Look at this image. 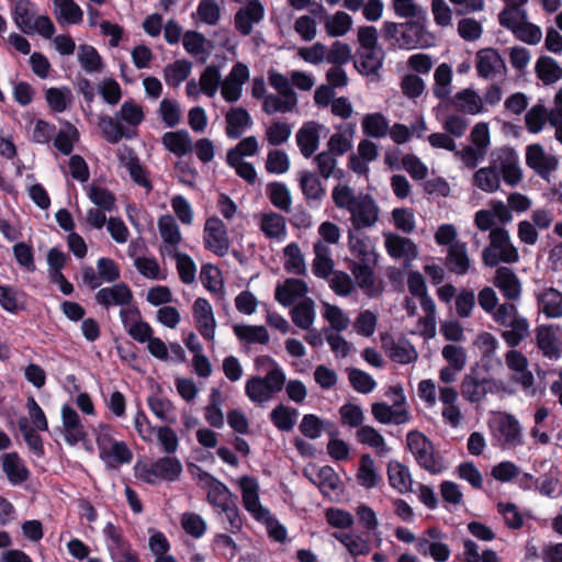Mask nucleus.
Masks as SVG:
<instances>
[{
    "instance_id": "1",
    "label": "nucleus",
    "mask_w": 562,
    "mask_h": 562,
    "mask_svg": "<svg viewBox=\"0 0 562 562\" xmlns=\"http://www.w3.org/2000/svg\"><path fill=\"white\" fill-rule=\"evenodd\" d=\"M502 178L510 187L517 186L522 179L519 156L510 147L493 151L490 165L473 173L472 184L485 193H494L499 190Z\"/></svg>"
},
{
    "instance_id": "2",
    "label": "nucleus",
    "mask_w": 562,
    "mask_h": 562,
    "mask_svg": "<svg viewBox=\"0 0 562 562\" xmlns=\"http://www.w3.org/2000/svg\"><path fill=\"white\" fill-rule=\"evenodd\" d=\"M331 196L338 209L349 212L352 229L369 228L379 221L380 209L371 195L356 194L350 187L339 184L333 189Z\"/></svg>"
},
{
    "instance_id": "3",
    "label": "nucleus",
    "mask_w": 562,
    "mask_h": 562,
    "mask_svg": "<svg viewBox=\"0 0 562 562\" xmlns=\"http://www.w3.org/2000/svg\"><path fill=\"white\" fill-rule=\"evenodd\" d=\"M256 364H268L265 376H251L245 383V393L250 402L263 405L282 391L286 382L284 370L271 357L262 356L256 359Z\"/></svg>"
},
{
    "instance_id": "4",
    "label": "nucleus",
    "mask_w": 562,
    "mask_h": 562,
    "mask_svg": "<svg viewBox=\"0 0 562 562\" xmlns=\"http://www.w3.org/2000/svg\"><path fill=\"white\" fill-rule=\"evenodd\" d=\"M114 432V428L105 423H99L93 429L99 458L109 469L128 464L133 459L132 450L124 441L116 440Z\"/></svg>"
},
{
    "instance_id": "5",
    "label": "nucleus",
    "mask_w": 562,
    "mask_h": 562,
    "mask_svg": "<svg viewBox=\"0 0 562 562\" xmlns=\"http://www.w3.org/2000/svg\"><path fill=\"white\" fill-rule=\"evenodd\" d=\"M482 261L486 267H496L499 263H516L519 261L517 247L510 239L509 232L495 226L488 234V245L482 250Z\"/></svg>"
},
{
    "instance_id": "6",
    "label": "nucleus",
    "mask_w": 562,
    "mask_h": 562,
    "mask_svg": "<svg viewBox=\"0 0 562 562\" xmlns=\"http://www.w3.org/2000/svg\"><path fill=\"white\" fill-rule=\"evenodd\" d=\"M12 19L24 34H38L44 38H52L55 33L50 18L36 14L34 4L27 0H18L13 3Z\"/></svg>"
},
{
    "instance_id": "7",
    "label": "nucleus",
    "mask_w": 562,
    "mask_h": 562,
    "mask_svg": "<svg viewBox=\"0 0 562 562\" xmlns=\"http://www.w3.org/2000/svg\"><path fill=\"white\" fill-rule=\"evenodd\" d=\"M135 476L148 484L160 481H176L182 473V464L176 457H162L155 461H137L134 465Z\"/></svg>"
},
{
    "instance_id": "8",
    "label": "nucleus",
    "mask_w": 562,
    "mask_h": 562,
    "mask_svg": "<svg viewBox=\"0 0 562 562\" xmlns=\"http://www.w3.org/2000/svg\"><path fill=\"white\" fill-rule=\"evenodd\" d=\"M494 445L503 450H510L524 443L522 428L519 420L507 413H498L490 420Z\"/></svg>"
},
{
    "instance_id": "9",
    "label": "nucleus",
    "mask_w": 562,
    "mask_h": 562,
    "mask_svg": "<svg viewBox=\"0 0 562 562\" xmlns=\"http://www.w3.org/2000/svg\"><path fill=\"white\" fill-rule=\"evenodd\" d=\"M407 448L420 468L431 474H438L446 468L442 458L435 452L432 442L420 431H409Z\"/></svg>"
},
{
    "instance_id": "10",
    "label": "nucleus",
    "mask_w": 562,
    "mask_h": 562,
    "mask_svg": "<svg viewBox=\"0 0 562 562\" xmlns=\"http://www.w3.org/2000/svg\"><path fill=\"white\" fill-rule=\"evenodd\" d=\"M392 392L395 395L392 405H387L384 402H378L372 404L371 413L376 422L389 425V424H406L409 420V412L407 408L406 397L402 389L393 387Z\"/></svg>"
},
{
    "instance_id": "11",
    "label": "nucleus",
    "mask_w": 562,
    "mask_h": 562,
    "mask_svg": "<svg viewBox=\"0 0 562 562\" xmlns=\"http://www.w3.org/2000/svg\"><path fill=\"white\" fill-rule=\"evenodd\" d=\"M204 248L218 257L228 254L231 243L225 224L217 216H210L205 220L203 227Z\"/></svg>"
},
{
    "instance_id": "12",
    "label": "nucleus",
    "mask_w": 562,
    "mask_h": 562,
    "mask_svg": "<svg viewBox=\"0 0 562 562\" xmlns=\"http://www.w3.org/2000/svg\"><path fill=\"white\" fill-rule=\"evenodd\" d=\"M240 490L241 502L245 509L257 520L267 521L270 512L260 503L259 483L254 476L243 475L237 480Z\"/></svg>"
},
{
    "instance_id": "13",
    "label": "nucleus",
    "mask_w": 562,
    "mask_h": 562,
    "mask_svg": "<svg viewBox=\"0 0 562 562\" xmlns=\"http://www.w3.org/2000/svg\"><path fill=\"white\" fill-rule=\"evenodd\" d=\"M525 160L526 165L543 179H549L559 166L558 158L547 153L539 143L530 144L526 147Z\"/></svg>"
},
{
    "instance_id": "14",
    "label": "nucleus",
    "mask_w": 562,
    "mask_h": 562,
    "mask_svg": "<svg viewBox=\"0 0 562 562\" xmlns=\"http://www.w3.org/2000/svg\"><path fill=\"white\" fill-rule=\"evenodd\" d=\"M248 67L243 63H236L228 75L222 79L221 95L228 102H237L243 94V87L249 80Z\"/></svg>"
},
{
    "instance_id": "15",
    "label": "nucleus",
    "mask_w": 562,
    "mask_h": 562,
    "mask_svg": "<svg viewBox=\"0 0 562 562\" xmlns=\"http://www.w3.org/2000/svg\"><path fill=\"white\" fill-rule=\"evenodd\" d=\"M157 227L161 238L160 255L169 256L179 251L182 234L176 220L169 214L161 215L158 218Z\"/></svg>"
},
{
    "instance_id": "16",
    "label": "nucleus",
    "mask_w": 562,
    "mask_h": 562,
    "mask_svg": "<svg viewBox=\"0 0 562 562\" xmlns=\"http://www.w3.org/2000/svg\"><path fill=\"white\" fill-rule=\"evenodd\" d=\"M199 484L206 492L207 502L218 509L234 502L231 490L207 472L199 474Z\"/></svg>"
},
{
    "instance_id": "17",
    "label": "nucleus",
    "mask_w": 562,
    "mask_h": 562,
    "mask_svg": "<svg viewBox=\"0 0 562 562\" xmlns=\"http://www.w3.org/2000/svg\"><path fill=\"white\" fill-rule=\"evenodd\" d=\"M193 318L199 333L206 340H214L216 319L211 303L204 297H198L192 306Z\"/></svg>"
},
{
    "instance_id": "18",
    "label": "nucleus",
    "mask_w": 562,
    "mask_h": 562,
    "mask_svg": "<svg viewBox=\"0 0 562 562\" xmlns=\"http://www.w3.org/2000/svg\"><path fill=\"white\" fill-rule=\"evenodd\" d=\"M265 16V8L259 0H250L239 8L234 16L235 29L243 36L252 32L254 25L258 24Z\"/></svg>"
},
{
    "instance_id": "19",
    "label": "nucleus",
    "mask_w": 562,
    "mask_h": 562,
    "mask_svg": "<svg viewBox=\"0 0 562 562\" xmlns=\"http://www.w3.org/2000/svg\"><path fill=\"white\" fill-rule=\"evenodd\" d=\"M475 68L480 77L495 78L505 74L506 65L496 49L487 47L476 53Z\"/></svg>"
},
{
    "instance_id": "20",
    "label": "nucleus",
    "mask_w": 562,
    "mask_h": 562,
    "mask_svg": "<svg viewBox=\"0 0 562 562\" xmlns=\"http://www.w3.org/2000/svg\"><path fill=\"white\" fill-rule=\"evenodd\" d=\"M308 286L305 281L295 278H288L278 283L274 291L276 301L284 307L295 305L306 297Z\"/></svg>"
},
{
    "instance_id": "21",
    "label": "nucleus",
    "mask_w": 562,
    "mask_h": 562,
    "mask_svg": "<svg viewBox=\"0 0 562 562\" xmlns=\"http://www.w3.org/2000/svg\"><path fill=\"white\" fill-rule=\"evenodd\" d=\"M260 232L271 240L284 241L288 236L286 220L283 215L269 211L256 216Z\"/></svg>"
},
{
    "instance_id": "22",
    "label": "nucleus",
    "mask_w": 562,
    "mask_h": 562,
    "mask_svg": "<svg viewBox=\"0 0 562 562\" xmlns=\"http://www.w3.org/2000/svg\"><path fill=\"white\" fill-rule=\"evenodd\" d=\"M438 393L439 401L443 406L441 412L443 422L452 428H458L463 420L462 412L457 405L459 398L458 391L452 386L446 385L440 386Z\"/></svg>"
},
{
    "instance_id": "23",
    "label": "nucleus",
    "mask_w": 562,
    "mask_h": 562,
    "mask_svg": "<svg viewBox=\"0 0 562 562\" xmlns=\"http://www.w3.org/2000/svg\"><path fill=\"white\" fill-rule=\"evenodd\" d=\"M60 414L63 435L66 442L70 446H75L83 440L87 436V431L76 409L69 405H63Z\"/></svg>"
},
{
    "instance_id": "24",
    "label": "nucleus",
    "mask_w": 562,
    "mask_h": 562,
    "mask_svg": "<svg viewBox=\"0 0 562 562\" xmlns=\"http://www.w3.org/2000/svg\"><path fill=\"white\" fill-rule=\"evenodd\" d=\"M432 34L419 23H406L402 25L401 47L412 49L416 47H429L434 44Z\"/></svg>"
},
{
    "instance_id": "25",
    "label": "nucleus",
    "mask_w": 562,
    "mask_h": 562,
    "mask_svg": "<svg viewBox=\"0 0 562 562\" xmlns=\"http://www.w3.org/2000/svg\"><path fill=\"white\" fill-rule=\"evenodd\" d=\"M390 486L398 494L413 492V476L407 465L398 460H390L386 467Z\"/></svg>"
},
{
    "instance_id": "26",
    "label": "nucleus",
    "mask_w": 562,
    "mask_h": 562,
    "mask_svg": "<svg viewBox=\"0 0 562 562\" xmlns=\"http://www.w3.org/2000/svg\"><path fill=\"white\" fill-rule=\"evenodd\" d=\"M493 284L501 291L502 295L509 301H517L521 295V282L516 273L507 267L496 269Z\"/></svg>"
},
{
    "instance_id": "27",
    "label": "nucleus",
    "mask_w": 562,
    "mask_h": 562,
    "mask_svg": "<svg viewBox=\"0 0 562 562\" xmlns=\"http://www.w3.org/2000/svg\"><path fill=\"white\" fill-rule=\"evenodd\" d=\"M133 300L131 289L124 283H116L112 286L100 289L95 294V301L110 308L112 306H126Z\"/></svg>"
},
{
    "instance_id": "28",
    "label": "nucleus",
    "mask_w": 562,
    "mask_h": 562,
    "mask_svg": "<svg viewBox=\"0 0 562 562\" xmlns=\"http://www.w3.org/2000/svg\"><path fill=\"white\" fill-rule=\"evenodd\" d=\"M384 245L393 259L413 260L417 258V246L409 239L394 233L384 235Z\"/></svg>"
},
{
    "instance_id": "29",
    "label": "nucleus",
    "mask_w": 562,
    "mask_h": 562,
    "mask_svg": "<svg viewBox=\"0 0 562 562\" xmlns=\"http://www.w3.org/2000/svg\"><path fill=\"white\" fill-rule=\"evenodd\" d=\"M324 125L311 121L304 123L303 126L296 133V143L301 150V154L305 158H310L318 148L321 132L324 130Z\"/></svg>"
},
{
    "instance_id": "30",
    "label": "nucleus",
    "mask_w": 562,
    "mask_h": 562,
    "mask_svg": "<svg viewBox=\"0 0 562 562\" xmlns=\"http://www.w3.org/2000/svg\"><path fill=\"white\" fill-rule=\"evenodd\" d=\"M349 249L360 262L371 263L376 259L373 240L360 231L351 229L348 234Z\"/></svg>"
},
{
    "instance_id": "31",
    "label": "nucleus",
    "mask_w": 562,
    "mask_h": 562,
    "mask_svg": "<svg viewBox=\"0 0 562 562\" xmlns=\"http://www.w3.org/2000/svg\"><path fill=\"white\" fill-rule=\"evenodd\" d=\"M356 135L355 124H340L327 142L328 150L337 156H342L353 147Z\"/></svg>"
},
{
    "instance_id": "32",
    "label": "nucleus",
    "mask_w": 562,
    "mask_h": 562,
    "mask_svg": "<svg viewBox=\"0 0 562 562\" xmlns=\"http://www.w3.org/2000/svg\"><path fill=\"white\" fill-rule=\"evenodd\" d=\"M451 103L456 110L471 115H476L484 111L482 97L471 88L458 91L452 98Z\"/></svg>"
},
{
    "instance_id": "33",
    "label": "nucleus",
    "mask_w": 562,
    "mask_h": 562,
    "mask_svg": "<svg viewBox=\"0 0 562 562\" xmlns=\"http://www.w3.org/2000/svg\"><path fill=\"white\" fill-rule=\"evenodd\" d=\"M293 324L303 329L310 330L316 319L315 302L311 297H305L293 305L290 311Z\"/></svg>"
},
{
    "instance_id": "34",
    "label": "nucleus",
    "mask_w": 562,
    "mask_h": 562,
    "mask_svg": "<svg viewBox=\"0 0 562 562\" xmlns=\"http://www.w3.org/2000/svg\"><path fill=\"white\" fill-rule=\"evenodd\" d=\"M161 143L167 150L178 157H183L193 149V142L186 130L166 132L161 137Z\"/></svg>"
},
{
    "instance_id": "35",
    "label": "nucleus",
    "mask_w": 562,
    "mask_h": 562,
    "mask_svg": "<svg viewBox=\"0 0 562 562\" xmlns=\"http://www.w3.org/2000/svg\"><path fill=\"white\" fill-rule=\"evenodd\" d=\"M54 15L60 25H75L82 22L83 11L74 0H53Z\"/></svg>"
},
{
    "instance_id": "36",
    "label": "nucleus",
    "mask_w": 562,
    "mask_h": 562,
    "mask_svg": "<svg viewBox=\"0 0 562 562\" xmlns=\"http://www.w3.org/2000/svg\"><path fill=\"white\" fill-rule=\"evenodd\" d=\"M1 464L3 472L11 484H21L27 480L29 470L18 453H4L1 457Z\"/></svg>"
},
{
    "instance_id": "37",
    "label": "nucleus",
    "mask_w": 562,
    "mask_h": 562,
    "mask_svg": "<svg viewBox=\"0 0 562 562\" xmlns=\"http://www.w3.org/2000/svg\"><path fill=\"white\" fill-rule=\"evenodd\" d=\"M383 53L381 48L359 49L355 67L363 76L375 75L382 67Z\"/></svg>"
},
{
    "instance_id": "38",
    "label": "nucleus",
    "mask_w": 562,
    "mask_h": 562,
    "mask_svg": "<svg viewBox=\"0 0 562 562\" xmlns=\"http://www.w3.org/2000/svg\"><path fill=\"white\" fill-rule=\"evenodd\" d=\"M300 188L307 201L319 202L326 195V190L318 176L310 170H302L297 175Z\"/></svg>"
},
{
    "instance_id": "39",
    "label": "nucleus",
    "mask_w": 562,
    "mask_h": 562,
    "mask_svg": "<svg viewBox=\"0 0 562 562\" xmlns=\"http://www.w3.org/2000/svg\"><path fill=\"white\" fill-rule=\"evenodd\" d=\"M447 266L450 271L463 276L471 267V260L464 243L456 241L450 245L447 255Z\"/></svg>"
},
{
    "instance_id": "40",
    "label": "nucleus",
    "mask_w": 562,
    "mask_h": 562,
    "mask_svg": "<svg viewBox=\"0 0 562 562\" xmlns=\"http://www.w3.org/2000/svg\"><path fill=\"white\" fill-rule=\"evenodd\" d=\"M507 367L515 372V379L525 387L533 383V376L528 371L527 358L518 350H509L505 356Z\"/></svg>"
},
{
    "instance_id": "41",
    "label": "nucleus",
    "mask_w": 562,
    "mask_h": 562,
    "mask_svg": "<svg viewBox=\"0 0 562 562\" xmlns=\"http://www.w3.org/2000/svg\"><path fill=\"white\" fill-rule=\"evenodd\" d=\"M535 71L539 80L551 86L562 79V67L550 56H540L535 64Z\"/></svg>"
},
{
    "instance_id": "42",
    "label": "nucleus",
    "mask_w": 562,
    "mask_h": 562,
    "mask_svg": "<svg viewBox=\"0 0 562 562\" xmlns=\"http://www.w3.org/2000/svg\"><path fill=\"white\" fill-rule=\"evenodd\" d=\"M356 438L360 443L373 449L379 457H384L390 452L384 437L372 426H361L356 432Z\"/></svg>"
},
{
    "instance_id": "43",
    "label": "nucleus",
    "mask_w": 562,
    "mask_h": 562,
    "mask_svg": "<svg viewBox=\"0 0 562 562\" xmlns=\"http://www.w3.org/2000/svg\"><path fill=\"white\" fill-rule=\"evenodd\" d=\"M352 24L351 15L341 10L324 18V29L329 37L345 36L351 30Z\"/></svg>"
},
{
    "instance_id": "44",
    "label": "nucleus",
    "mask_w": 562,
    "mask_h": 562,
    "mask_svg": "<svg viewBox=\"0 0 562 562\" xmlns=\"http://www.w3.org/2000/svg\"><path fill=\"white\" fill-rule=\"evenodd\" d=\"M356 476L359 484L367 490L374 488L379 485L381 475L378 472L375 461L370 454H362L360 457Z\"/></svg>"
},
{
    "instance_id": "45",
    "label": "nucleus",
    "mask_w": 562,
    "mask_h": 562,
    "mask_svg": "<svg viewBox=\"0 0 562 562\" xmlns=\"http://www.w3.org/2000/svg\"><path fill=\"white\" fill-rule=\"evenodd\" d=\"M547 123L551 125V112L544 104L537 103L525 114V127L531 134L541 133Z\"/></svg>"
},
{
    "instance_id": "46",
    "label": "nucleus",
    "mask_w": 562,
    "mask_h": 562,
    "mask_svg": "<svg viewBox=\"0 0 562 562\" xmlns=\"http://www.w3.org/2000/svg\"><path fill=\"white\" fill-rule=\"evenodd\" d=\"M361 128L366 136L372 138H383L390 130V122L385 115L380 112L368 113L361 120Z\"/></svg>"
},
{
    "instance_id": "47",
    "label": "nucleus",
    "mask_w": 562,
    "mask_h": 562,
    "mask_svg": "<svg viewBox=\"0 0 562 562\" xmlns=\"http://www.w3.org/2000/svg\"><path fill=\"white\" fill-rule=\"evenodd\" d=\"M313 248L315 254L312 265L313 272L318 278H327L334 272L331 251L328 245H325L323 241H316Z\"/></svg>"
},
{
    "instance_id": "48",
    "label": "nucleus",
    "mask_w": 562,
    "mask_h": 562,
    "mask_svg": "<svg viewBox=\"0 0 562 562\" xmlns=\"http://www.w3.org/2000/svg\"><path fill=\"white\" fill-rule=\"evenodd\" d=\"M150 412L166 424L177 422V411L173 404L165 396L156 393L147 398Z\"/></svg>"
},
{
    "instance_id": "49",
    "label": "nucleus",
    "mask_w": 562,
    "mask_h": 562,
    "mask_svg": "<svg viewBox=\"0 0 562 562\" xmlns=\"http://www.w3.org/2000/svg\"><path fill=\"white\" fill-rule=\"evenodd\" d=\"M490 383L488 380H480L472 374H467L460 385L461 394L465 401L477 403L486 395Z\"/></svg>"
},
{
    "instance_id": "50",
    "label": "nucleus",
    "mask_w": 562,
    "mask_h": 562,
    "mask_svg": "<svg viewBox=\"0 0 562 562\" xmlns=\"http://www.w3.org/2000/svg\"><path fill=\"white\" fill-rule=\"evenodd\" d=\"M322 316L329 324L325 330L344 331L350 325V318L346 312L328 302H322Z\"/></svg>"
},
{
    "instance_id": "51",
    "label": "nucleus",
    "mask_w": 562,
    "mask_h": 562,
    "mask_svg": "<svg viewBox=\"0 0 562 562\" xmlns=\"http://www.w3.org/2000/svg\"><path fill=\"white\" fill-rule=\"evenodd\" d=\"M99 127L102 131L104 138L112 143H119L123 137L131 138L133 135L127 128L116 119L109 115L100 116Z\"/></svg>"
},
{
    "instance_id": "52",
    "label": "nucleus",
    "mask_w": 562,
    "mask_h": 562,
    "mask_svg": "<svg viewBox=\"0 0 562 562\" xmlns=\"http://www.w3.org/2000/svg\"><path fill=\"white\" fill-rule=\"evenodd\" d=\"M284 269L289 273L303 276L306 273L304 255L296 243H290L283 249Z\"/></svg>"
},
{
    "instance_id": "53",
    "label": "nucleus",
    "mask_w": 562,
    "mask_h": 562,
    "mask_svg": "<svg viewBox=\"0 0 562 562\" xmlns=\"http://www.w3.org/2000/svg\"><path fill=\"white\" fill-rule=\"evenodd\" d=\"M226 134L231 138H238L251 124L249 113L241 108L232 109L226 114Z\"/></svg>"
},
{
    "instance_id": "54",
    "label": "nucleus",
    "mask_w": 562,
    "mask_h": 562,
    "mask_svg": "<svg viewBox=\"0 0 562 562\" xmlns=\"http://www.w3.org/2000/svg\"><path fill=\"white\" fill-rule=\"evenodd\" d=\"M134 267L139 274L149 280L164 281L168 276L167 270L161 268L155 257H136L134 260Z\"/></svg>"
},
{
    "instance_id": "55",
    "label": "nucleus",
    "mask_w": 562,
    "mask_h": 562,
    "mask_svg": "<svg viewBox=\"0 0 562 562\" xmlns=\"http://www.w3.org/2000/svg\"><path fill=\"white\" fill-rule=\"evenodd\" d=\"M270 420L281 431H290L293 429L299 417V411L284 404L277 405L270 412Z\"/></svg>"
},
{
    "instance_id": "56",
    "label": "nucleus",
    "mask_w": 562,
    "mask_h": 562,
    "mask_svg": "<svg viewBox=\"0 0 562 562\" xmlns=\"http://www.w3.org/2000/svg\"><path fill=\"white\" fill-rule=\"evenodd\" d=\"M420 306L425 313V316L418 319L417 330L426 339L434 338L436 336L437 327L436 304L434 300H426L425 302H422Z\"/></svg>"
},
{
    "instance_id": "57",
    "label": "nucleus",
    "mask_w": 562,
    "mask_h": 562,
    "mask_svg": "<svg viewBox=\"0 0 562 562\" xmlns=\"http://www.w3.org/2000/svg\"><path fill=\"white\" fill-rule=\"evenodd\" d=\"M351 555H366L370 552L371 547L367 539L355 532H335L333 535Z\"/></svg>"
},
{
    "instance_id": "58",
    "label": "nucleus",
    "mask_w": 562,
    "mask_h": 562,
    "mask_svg": "<svg viewBox=\"0 0 562 562\" xmlns=\"http://www.w3.org/2000/svg\"><path fill=\"white\" fill-rule=\"evenodd\" d=\"M297 105V97L268 94L265 97L262 110L267 114L292 112Z\"/></svg>"
},
{
    "instance_id": "59",
    "label": "nucleus",
    "mask_w": 562,
    "mask_h": 562,
    "mask_svg": "<svg viewBox=\"0 0 562 562\" xmlns=\"http://www.w3.org/2000/svg\"><path fill=\"white\" fill-rule=\"evenodd\" d=\"M234 334L247 344L266 345L269 341L268 330L262 325H235Z\"/></svg>"
},
{
    "instance_id": "60",
    "label": "nucleus",
    "mask_w": 562,
    "mask_h": 562,
    "mask_svg": "<svg viewBox=\"0 0 562 562\" xmlns=\"http://www.w3.org/2000/svg\"><path fill=\"white\" fill-rule=\"evenodd\" d=\"M540 310L548 317H560L562 316V294L553 289H546L539 296Z\"/></svg>"
},
{
    "instance_id": "61",
    "label": "nucleus",
    "mask_w": 562,
    "mask_h": 562,
    "mask_svg": "<svg viewBox=\"0 0 562 562\" xmlns=\"http://www.w3.org/2000/svg\"><path fill=\"white\" fill-rule=\"evenodd\" d=\"M435 85L432 88L434 95L440 100L448 98L451 92L452 81V69L451 67L442 63L440 64L434 74Z\"/></svg>"
},
{
    "instance_id": "62",
    "label": "nucleus",
    "mask_w": 562,
    "mask_h": 562,
    "mask_svg": "<svg viewBox=\"0 0 562 562\" xmlns=\"http://www.w3.org/2000/svg\"><path fill=\"white\" fill-rule=\"evenodd\" d=\"M505 327L508 329L503 331L502 337L510 347L518 346L529 335V323L521 315Z\"/></svg>"
},
{
    "instance_id": "63",
    "label": "nucleus",
    "mask_w": 562,
    "mask_h": 562,
    "mask_svg": "<svg viewBox=\"0 0 562 562\" xmlns=\"http://www.w3.org/2000/svg\"><path fill=\"white\" fill-rule=\"evenodd\" d=\"M221 8L216 0H201L193 18L206 25H216L221 19Z\"/></svg>"
},
{
    "instance_id": "64",
    "label": "nucleus",
    "mask_w": 562,
    "mask_h": 562,
    "mask_svg": "<svg viewBox=\"0 0 562 562\" xmlns=\"http://www.w3.org/2000/svg\"><path fill=\"white\" fill-rule=\"evenodd\" d=\"M78 61L86 72L93 74L103 70L102 58L91 45H80L78 47Z\"/></svg>"
}]
</instances>
